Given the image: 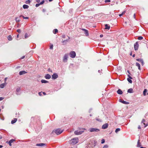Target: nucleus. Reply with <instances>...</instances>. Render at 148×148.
Segmentation results:
<instances>
[{
	"label": "nucleus",
	"mask_w": 148,
	"mask_h": 148,
	"mask_svg": "<svg viewBox=\"0 0 148 148\" xmlns=\"http://www.w3.org/2000/svg\"><path fill=\"white\" fill-rule=\"evenodd\" d=\"M85 130L84 128H79L78 130L75 131L74 133L76 135H80L84 132V130Z\"/></svg>",
	"instance_id": "nucleus-1"
},
{
	"label": "nucleus",
	"mask_w": 148,
	"mask_h": 148,
	"mask_svg": "<svg viewBox=\"0 0 148 148\" xmlns=\"http://www.w3.org/2000/svg\"><path fill=\"white\" fill-rule=\"evenodd\" d=\"M78 142V139L77 138H75L72 139L70 141V143L72 145L75 144Z\"/></svg>",
	"instance_id": "nucleus-2"
},
{
	"label": "nucleus",
	"mask_w": 148,
	"mask_h": 148,
	"mask_svg": "<svg viewBox=\"0 0 148 148\" xmlns=\"http://www.w3.org/2000/svg\"><path fill=\"white\" fill-rule=\"evenodd\" d=\"M63 132V130H61L60 129H58L56 130H53L52 132L51 133V134L54 132L57 135H58L61 134Z\"/></svg>",
	"instance_id": "nucleus-3"
},
{
	"label": "nucleus",
	"mask_w": 148,
	"mask_h": 148,
	"mask_svg": "<svg viewBox=\"0 0 148 148\" xmlns=\"http://www.w3.org/2000/svg\"><path fill=\"white\" fill-rule=\"evenodd\" d=\"M88 131L90 132H98L100 131V130L97 128H91L88 130Z\"/></svg>",
	"instance_id": "nucleus-4"
},
{
	"label": "nucleus",
	"mask_w": 148,
	"mask_h": 148,
	"mask_svg": "<svg viewBox=\"0 0 148 148\" xmlns=\"http://www.w3.org/2000/svg\"><path fill=\"white\" fill-rule=\"evenodd\" d=\"M70 57L72 58H74L76 56V53L74 51H72L70 53Z\"/></svg>",
	"instance_id": "nucleus-5"
},
{
	"label": "nucleus",
	"mask_w": 148,
	"mask_h": 148,
	"mask_svg": "<svg viewBox=\"0 0 148 148\" xmlns=\"http://www.w3.org/2000/svg\"><path fill=\"white\" fill-rule=\"evenodd\" d=\"M139 45L138 42H136L134 44V47L135 50H137L138 49Z\"/></svg>",
	"instance_id": "nucleus-6"
},
{
	"label": "nucleus",
	"mask_w": 148,
	"mask_h": 148,
	"mask_svg": "<svg viewBox=\"0 0 148 148\" xmlns=\"http://www.w3.org/2000/svg\"><path fill=\"white\" fill-rule=\"evenodd\" d=\"M119 101L123 104H128L129 103V102L125 101L121 99H119Z\"/></svg>",
	"instance_id": "nucleus-7"
},
{
	"label": "nucleus",
	"mask_w": 148,
	"mask_h": 148,
	"mask_svg": "<svg viewBox=\"0 0 148 148\" xmlns=\"http://www.w3.org/2000/svg\"><path fill=\"white\" fill-rule=\"evenodd\" d=\"M108 126V124L107 123H105L103 124L102 126V128L103 129H105L107 128Z\"/></svg>",
	"instance_id": "nucleus-8"
},
{
	"label": "nucleus",
	"mask_w": 148,
	"mask_h": 148,
	"mask_svg": "<svg viewBox=\"0 0 148 148\" xmlns=\"http://www.w3.org/2000/svg\"><path fill=\"white\" fill-rule=\"evenodd\" d=\"M68 58V55L67 54H65L64 57L63 59V61L64 62H66L67 61V60Z\"/></svg>",
	"instance_id": "nucleus-9"
},
{
	"label": "nucleus",
	"mask_w": 148,
	"mask_h": 148,
	"mask_svg": "<svg viewBox=\"0 0 148 148\" xmlns=\"http://www.w3.org/2000/svg\"><path fill=\"white\" fill-rule=\"evenodd\" d=\"M82 30L84 31L86 36H88L89 35L88 32V30L84 29H82Z\"/></svg>",
	"instance_id": "nucleus-10"
},
{
	"label": "nucleus",
	"mask_w": 148,
	"mask_h": 148,
	"mask_svg": "<svg viewBox=\"0 0 148 148\" xmlns=\"http://www.w3.org/2000/svg\"><path fill=\"white\" fill-rule=\"evenodd\" d=\"M70 39V37H68V39L65 40H64L62 41V42L63 45H64L66 44V42H68L69 39Z\"/></svg>",
	"instance_id": "nucleus-11"
},
{
	"label": "nucleus",
	"mask_w": 148,
	"mask_h": 148,
	"mask_svg": "<svg viewBox=\"0 0 148 148\" xmlns=\"http://www.w3.org/2000/svg\"><path fill=\"white\" fill-rule=\"evenodd\" d=\"M145 119H143L141 121V123H143V124L145 125L144 127H146L148 125L147 124H145Z\"/></svg>",
	"instance_id": "nucleus-12"
},
{
	"label": "nucleus",
	"mask_w": 148,
	"mask_h": 148,
	"mask_svg": "<svg viewBox=\"0 0 148 148\" xmlns=\"http://www.w3.org/2000/svg\"><path fill=\"white\" fill-rule=\"evenodd\" d=\"M46 145V144L44 143L37 144L36 145L37 146H42Z\"/></svg>",
	"instance_id": "nucleus-13"
},
{
	"label": "nucleus",
	"mask_w": 148,
	"mask_h": 148,
	"mask_svg": "<svg viewBox=\"0 0 148 148\" xmlns=\"http://www.w3.org/2000/svg\"><path fill=\"white\" fill-rule=\"evenodd\" d=\"M58 77V75H52V79H55Z\"/></svg>",
	"instance_id": "nucleus-14"
},
{
	"label": "nucleus",
	"mask_w": 148,
	"mask_h": 148,
	"mask_svg": "<svg viewBox=\"0 0 148 148\" xmlns=\"http://www.w3.org/2000/svg\"><path fill=\"white\" fill-rule=\"evenodd\" d=\"M105 29H110V26L107 24L105 25Z\"/></svg>",
	"instance_id": "nucleus-15"
},
{
	"label": "nucleus",
	"mask_w": 148,
	"mask_h": 148,
	"mask_svg": "<svg viewBox=\"0 0 148 148\" xmlns=\"http://www.w3.org/2000/svg\"><path fill=\"white\" fill-rule=\"evenodd\" d=\"M117 93L119 95H121L123 93L122 91L120 89H119L117 91Z\"/></svg>",
	"instance_id": "nucleus-16"
},
{
	"label": "nucleus",
	"mask_w": 148,
	"mask_h": 148,
	"mask_svg": "<svg viewBox=\"0 0 148 148\" xmlns=\"http://www.w3.org/2000/svg\"><path fill=\"white\" fill-rule=\"evenodd\" d=\"M127 92L130 93H133V89L132 88L129 89L127 90Z\"/></svg>",
	"instance_id": "nucleus-17"
},
{
	"label": "nucleus",
	"mask_w": 148,
	"mask_h": 148,
	"mask_svg": "<svg viewBox=\"0 0 148 148\" xmlns=\"http://www.w3.org/2000/svg\"><path fill=\"white\" fill-rule=\"evenodd\" d=\"M136 60L137 61L140 62L142 63V64H143L144 62H143V61L142 59H141V58L137 59H136Z\"/></svg>",
	"instance_id": "nucleus-18"
},
{
	"label": "nucleus",
	"mask_w": 148,
	"mask_h": 148,
	"mask_svg": "<svg viewBox=\"0 0 148 148\" xmlns=\"http://www.w3.org/2000/svg\"><path fill=\"white\" fill-rule=\"evenodd\" d=\"M45 77L46 79H49L51 78V76L50 75H46L45 76Z\"/></svg>",
	"instance_id": "nucleus-19"
},
{
	"label": "nucleus",
	"mask_w": 148,
	"mask_h": 148,
	"mask_svg": "<svg viewBox=\"0 0 148 148\" xmlns=\"http://www.w3.org/2000/svg\"><path fill=\"white\" fill-rule=\"evenodd\" d=\"M17 121V119L16 118H14V119L12 121L11 123L13 124L15 123Z\"/></svg>",
	"instance_id": "nucleus-20"
},
{
	"label": "nucleus",
	"mask_w": 148,
	"mask_h": 148,
	"mask_svg": "<svg viewBox=\"0 0 148 148\" xmlns=\"http://www.w3.org/2000/svg\"><path fill=\"white\" fill-rule=\"evenodd\" d=\"M21 90L20 88L18 87V88H17L16 89V92H17V93H16V94L17 95H18L19 94L18 93V92Z\"/></svg>",
	"instance_id": "nucleus-21"
},
{
	"label": "nucleus",
	"mask_w": 148,
	"mask_h": 148,
	"mask_svg": "<svg viewBox=\"0 0 148 148\" xmlns=\"http://www.w3.org/2000/svg\"><path fill=\"white\" fill-rule=\"evenodd\" d=\"M27 73V72L25 71H21L19 72V74H25Z\"/></svg>",
	"instance_id": "nucleus-22"
},
{
	"label": "nucleus",
	"mask_w": 148,
	"mask_h": 148,
	"mask_svg": "<svg viewBox=\"0 0 148 148\" xmlns=\"http://www.w3.org/2000/svg\"><path fill=\"white\" fill-rule=\"evenodd\" d=\"M41 82L42 83H46L48 82L44 79H42L41 80Z\"/></svg>",
	"instance_id": "nucleus-23"
},
{
	"label": "nucleus",
	"mask_w": 148,
	"mask_h": 148,
	"mask_svg": "<svg viewBox=\"0 0 148 148\" xmlns=\"http://www.w3.org/2000/svg\"><path fill=\"white\" fill-rule=\"evenodd\" d=\"M136 66H137L138 67V69H140V64L138 62H136Z\"/></svg>",
	"instance_id": "nucleus-24"
},
{
	"label": "nucleus",
	"mask_w": 148,
	"mask_h": 148,
	"mask_svg": "<svg viewBox=\"0 0 148 148\" xmlns=\"http://www.w3.org/2000/svg\"><path fill=\"white\" fill-rule=\"evenodd\" d=\"M23 8L24 9H27L29 8V6L27 5H24L23 6Z\"/></svg>",
	"instance_id": "nucleus-25"
},
{
	"label": "nucleus",
	"mask_w": 148,
	"mask_h": 148,
	"mask_svg": "<svg viewBox=\"0 0 148 148\" xmlns=\"http://www.w3.org/2000/svg\"><path fill=\"white\" fill-rule=\"evenodd\" d=\"M137 146V147H140L141 146V144L140 142V140H138Z\"/></svg>",
	"instance_id": "nucleus-26"
},
{
	"label": "nucleus",
	"mask_w": 148,
	"mask_h": 148,
	"mask_svg": "<svg viewBox=\"0 0 148 148\" xmlns=\"http://www.w3.org/2000/svg\"><path fill=\"white\" fill-rule=\"evenodd\" d=\"M7 38L10 41L12 40V37L11 36L9 35L7 37Z\"/></svg>",
	"instance_id": "nucleus-27"
},
{
	"label": "nucleus",
	"mask_w": 148,
	"mask_h": 148,
	"mask_svg": "<svg viewBox=\"0 0 148 148\" xmlns=\"http://www.w3.org/2000/svg\"><path fill=\"white\" fill-rule=\"evenodd\" d=\"M122 69V67L120 66H117V70L118 71H121Z\"/></svg>",
	"instance_id": "nucleus-28"
},
{
	"label": "nucleus",
	"mask_w": 148,
	"mask_h": 148,
	"mask_svg": "<svg viewBox=\"0 0 148 148\" xmlns=\"http://www.w3.org/2000/svg\"><path fill=\"white\" fill-rule=\"evenodd\" d=\"M5 86L4 84H2L0 85V88H3Z\"/></svg>",
	"instance_id": "nucleus-29"
},
{
	"label": "nucleus",
	"mask_w": 148,
	"mask_h": 148,
	"mask_svg": "<svg viewBox=\"0 0 148 148\" xmlns=\"http://www.w3.org/2000/svg\"><path fill=\"white\" fill-rule=\"evenodd\" d=\"M96 120L98 121H99V122H102V120L101 119H100L99 118H98V117H97L96 118Z\"/></svg>",
	"instance_id": "nucleus-30"
},
{
	"label": "nucleus",
	"mask_w": 148,
	"mask_h": 148,
	"mask_svg": "<svg viewBox=\"0 0 148 148\" xmlns=\"http://www.w3.org/2000/svg\"><path fill=\"white\" fill-rule=\"evenodd\" d=\"M20 17H22L24 19H29V17H25L23 16V15H20L19 16Z\"/></svg>",
	"instance_id": "nucleus-31"
},
{
	"label": "nucleus",
	"mask_w": 148,
	"mask_h": 148,
	"mask_svg": "<svg viewBox=\"0 0 148 148\" xmlns=\"http://www.w3.org/2000/svg\"><path fill=\"white\" fill-rule=\"evenodd\" d=\"M58 32V30L57 29H55L53 30V33L54 34H56Z\"/></svg>",
	"instance_id": "nucleus-32"
},
{
	"label": "nucleus",
	"mask_w": 148,
	"mask_h": 148,
	"mask_svg": "<svg viewBox=\"0 0 148 148\" xmlns=\"http://www.w3.org/2000/svg\"><path fill=\"white\" fill-rule=\"evenodd\" d=\"M147 92V90L146 89H144L143 92V94L144 95H146V93Z\"/></svg>",
	"instance_id": "nucleus-33"
},
{
	"label": "nucleus",
	"mask_w": 148,
	"mask_h": 148,
	"mask_svg": "<svg viewBox=\"0 0 148 148\" xmlns=\"http://www.w3.org/2000/svg\"><path fill=\"white\" fill-rule=\"evenodd\" d=\"M120 130V129L119 128H117L116 129L115 132L116 133H117V132L119 131Z\"/></svg>",
	"instance_id": "nucleus-34"
},
{
	"label": "nucleus",
	"mask_w": 148,
	"mask_h": 148,
	"mask_svg": "<svg viewBox=\"0 0 148 148\" xmlns=\"http://www.w3.org/2000/svg\"><path fill=\"white\" fill-rule=\"evenodd\" d=\"M127 80L129 83H132V80L130 79L127 78Z\"/></svg>",
	"instance_id": "nucleus-35"
},
{
	"label": "nucleus",
	"mask_w": 148,
	"mask_h": 148,
	"mask_svg": "<svg viewBox=\"0 0 148 148\" xmlns=\"http://www.w3.org/2000/svg\"><path fill=\"white\" fill-rule=\"evenodd\" d=\"M15 20L17 22H19L20 21V20L17 17L16 18Z\"/></svg>",
	"instance_id": "nucleus-36"
},
{
	"label": "nucleus",
	"mask_w": 148,
	"mask_h": 148,
	"mask_svg": "<svg viewBox=\"0 0 148 148\" xmlns=\"http://www.w3.org/2000/svg\"><path fill=\"white\" fill-rule=\"evenodd\" d=\"M30 2V1L29 0H28L27 1H26L25 3L26 4H29Z\"/></svg>",
	"instance_id": "nucleus-37"
},
{
	"label": "nucleus",
	"mask_w": 148,
	"mask_h": 148,
	"mask_svg": "<svg viewBox=\"0 0 148 148\" xmlns=\"http://www.w3.org/2000/svg\"><path fill=\"white\" fill-rule=\"evenodd\" d=\"M143 39V37L142 36H139L138 37V40H141Z\"/></svg>",
	"instance_id": "nucleus-38"
},
{
	"label": "nucleus",
	"mask_w": 148,
	"mask_h": 148,
	"mask_svg": "<svg viewBox=\"0 0 148 148\" xmlns=\"http://www.w3.org/2000/svg\"><path fill=\"white\" fill-rule=\"evenodd\" d=\"M15 140L14 139H12L11 140H10L9 142H10L11 143H12L13 142H14V141H15Z\"/></svg>",
	"instance_id": "nucleus-39"
},
{
	"label": "nucleus",
	"mask_w": 148,
	"mask_h": 148,
	"mask_svg": "<svg viewBox=\"0 0 148 148\" xmlns=\"http://www.w3.org/2000/svg\"><path fill=\"white\" fill-rule=\"evenodd\" d=\"M105 142V140L104 139H102L101 140V143L103 144Z\"/></svg>",
	"instance_id": "nucleus-40"
},
{
	"label": "nucleus",
	"mask_w": 148,
	"mask_h": 148,
	"mask_svg": "<svg viewBox=\"0 0 148 148\" xmlns=\"http://www.w3.org/2000/svg\"><path fill=\"white\" fill-rule=\"evenodd\" d=\"M28 37V35L27 33H26L25 35V38H26Z\"/></svg>",
	"instance_id": "nucleus-41"
},
{
	"label": "nucleus",
	"mask_w": 148,
	"mask_h": 148,
	"mask_svg": "<svg viewBox=\"0 0 148 148\" xmlns=\"http://www.w3.org/2000/svg\"><path fill=\"white\" fill-rule=\"evenodd\" d=\"M45 3V1L43 0L42 2H41L40 3V5H42L43 4Z\"/></svg>",
	"instance_id": "nucleus-42"
},
{
	"label": "nucleus",
	"mask_w": 148,
	"mask_h": 148,
	"mask_svg": "<svg viewBox=\"0 0 148 148\" xmlns=\"http://www.w3.org/2000/svg\"><path fill=\"white\" fill-rule=\"evenodd\" d=\"M108 147V146L107 145H105L104 147H103V148H107Z\"/></svg>",
	"instance_id": "nucleus-43"
},
{
	"label": "nucleus",
	"mask_w": 148,
	"mask_h": 148,
	"mask_svg": "<svg viewBox=\"0 0 148 148\" xmlns=\"http://www.w3.org/2000/svg\"><path fill=\"white\" fill-rule=\"evenodd\" d=\"M50 49H53V45H51L50 46Z\"/></svg>",
	"instance_id": "nucleus-44"
},
{
	"label": "nucleus",
	"mask_w": 148,
	"mask_h": 148,
	"mask_svg": "<svg viewBox=\"0 0 148 148\" xmlns=\"http://www.w3.org/2000/svg\"><path fill=\"white\" fill-rule=\"evenodd\" d=\"M128 76L129 77L128 78H129L130 79H132V78L131 76H130L129 75H128Z\"/></svg>",
	"instance_id": "nucleus-45"
},
{
	"label": "nucleus",
	"mask_w": 148,
	"mask_h": 148,
	"mask_svg": "<svg viewBox=\"0 0 148 148\" xmlns=\"http://www.w3.org/2000/svg\"><path fill=\"white\" fill-rule=\"evenodd\" d=\"M17 32L19 33H20L21 32V30L20 29H18L17 30Z\"/></svg>",
	"instance_id": "nucleus-46"
},
{
	"label": "nucleus",
	"mask_w": 148,
	"mask_h": 148,
	"mask_svg": "<svg viewBox=\"0 0 148 148\" xmlns=\"http://www.w3.org/2000/svg\"><path fill=\"white\" fill-rule=\"evenodd\" d=\"M105 2L107 3V2H110V0H106L105 1Z\"/></svg>",
	"instance_id": "nucleus-47"
},
{
	"label": "nucleus",
	"mask_w": 148,
	"mask_h": 148,
	"mask_svg": "<svg viewBox=\"0 0 148 148\" xmlns=\"http://www.w3.org/2000/svg\"><path fill=\"white\" fill-rule=\"evenodd\" d=\"M48 71L49 72H50L51 73H52V71L50 69H48Z\"/></svg>",
	"instance_id": "nucleus-48"
},
{
	"label": "nucleus",
	"mask_w": 148,
	"mask_h": 148,
	"mask_svg": "<svg viewBox=\"0 0 148 148\" xmlns=\"http://www.w3.org/2000/svg\"><path fill=\"white\" fill-rule=\"evenodd\" d=\"M40 5V3L39 4H36V7H38Z\"/></svg>",
	"instance_id": "nucleus-49"
},
{
	"label": "nucleus",
	"mask_w": 148,
	"mask_h": 148,
	"mask_svg": "<svg viewBox=\"0 0 148 148\" xmlns=\"http://www.w3.org/2000/svg\"><path fill=\"white\" fill-rule=\"evenodd\" d=\"M102 71V70L101 69V70H99L98 71V72L99 73H102L101 71Z\"/></svg>",
	"instance_id": "nucleus-50"
},
{
	"label": "nucleus",
	"mask_w": 148,
	"mask_h": 148,
	"mask_svg": "<svg viewBox=\"0 0 148 148\" xmlns=\"http://www.w3.org/2000/svg\"><path fill=\"white\" fill-rule=\"evenodd\" d=\"M4 98L3 97H0V101L2 100Z\"/></svg>",
	"instance_id": "nucleus-51"
},
{
	"label": "nucleus",
	"mask_w": 148,
	"mask_h": 148,
	"mask_svg": "<svg viewBox=\"0 0 148 148\" xmlns=\"http://www.w3.org/2000/svg\"><path fill=\"white\" fill-rule=\"evenodd\" d=\"M65 35H63L62 36V37L63 38H65Z\"/></svg>",
	"instance_id": "nucleus-52"
},
{
	"label": "nucleus",
	"mask_w": 148,
	"mask_h": 148,
	"mask_svg": "<svg viewBox=\"0 0 148 148\" xmlns=\"http://www.w3.org/2000/svg\"><path fill=\"white\" fill-rule=\"evenodd\" d=\"M38 94L39 95H40V96H41L42 95V93L41 92H39L38 93Z\"/></svg>",
	"instance_id": "nucleus-53"
},
{
	"label": "nucleus",
	"mask_w": 148,
	"mask_h": 148,
	"mask_svg": "<svg viewBox=\"0 0 148 148\" xmlns=\"http://www.w3.org/2000/svg\"><path fill=\"white\" fill-rule=\"evenodd\" d=\"M8 143L9 145L10 146H12V144H11V143L10 142H8Z\"/></svg>",
	"instance_id": "nucleus-54"
},
{
	"label": "nucleus",
	"mask_w": 148,
	"mask_h": 148,
	"mask_svg": "<svg viewBox=\"0 0 148 148\" xmlns=\"http://www.w3.org/2000/svg\"><path fill=\"white\" fill-rule=\"evenodd\" d=\"M36 1L38 3H39L40 2V0H36Z\"/></svg>",
	"instance_id": "nucleus-55"
},
{
	"label": "nucleus",
	"mask_w": 148,
	"mask_h": 148,
	"mask_svg": "<svg viewBox=\"0 0 148 148\" xmlns=\"http://www.w3.org/2000/svg\"><path fill=\"white\" fill-rule=\"evenodd\" d=\"M125 12V11H124L123 12L122 14L123 15L124 14Z\"/></svg>",
	"instance_id": "nucleus-56"
},
{
	"label": "nucleus",
	"mask_w": 148,
	"mask_h": 148,
	"mask_svg": "<svg viewBox=\"0 0 148 148\" xmlns=\"http://www.w3.org/2000/svg\"><path fill=\"white\" fill-rule=\"evenodd\" d=\"M103 35H102V34H101V35H100V38L102 37H103Z\"/></svg>",
	"instance_id": "nucleus-57"
},
{
	"label": "nucleus",
	"mask_w": 148,
	"mask_h": 148,
	"mask_svg": "<svg viewBox=\"0 0 148 148\" xmlns=\"http://www.w3.org/2000/svg\"><path fill=\"white\" fill-rule=\"evenodd\" d=\"M138 129H140L141 128L140 126V125L138 126Z\"/></svg>",
	"instance_id": "nucleus-58"
},
{
	"label": "nucleus",
	"mask_w": 148,
	"mask_h": 148,
	"mask_svg": "<svg viewBox=\"0 0 148 148\" xmlns=\"http://www.w3.org/2000/svg\"><path fill=\"white\" fill-rule=\"evenodd\" d=\"M25 57V56H23L21 58V59H23Z\"/></svg>",
	"instance_id": "nucleus-59"
},
{
	"label": "nucleus",
	"mask_w": 148,
	"mask_h": 148,
	"mask_svg": "<svg viewBox=\"0 0 148 148\" xmlns=\"http://www.w3.org/2000/svg\"><path fill=\"white\" fill-rule=\"evenodd\" d=\"M20 68V66H18L16 67V69H18Z\"/></svg>",
	"instance_id": "nucleus-60"
},
{
	"label": "nucleus",
	"mask_w": 148,
	"mask_h": 148,
	"mask_svg": "<svg viewBox=\"0 0 148 148\" xmlns=\"http://www.w3.org/2000/svg\"><path fill=\"white\" fill-rule=\"evenodd\" d=\"M7 77H6V78H5V82H6V80H7Z\"/></svg>",
	"instance_id": "nucleus-61"
},
{
	"label": "nucleus",
	"mask_w": 148,
	"mask_h": 148,
	"mask_svg": "<svg viewBox=\"0 0 148 148\" xmlns=\"http://www.w3.org/2000/svg\"><path fill=\"white\" fill-rule=\"evenodd\" d=\"M122 15H123V14H120L119 15V16H122Z\"/></svg>",
	"instance_id": "nucleus-62"
},
{
	"label": "nucleus",
	"mask_w": 148,
	"mask_h": 148,
	"mask_svg": "<svg viewBox=\"0 0 148 148\" xmlns=\"http://www.w3.org/2000/svg\"><path fill=\"white\" fill-rule=\"evenodd\" d=\"M133 17L134 18H135V14H134V16H133Z\"/></svg>",
	"instance_id": "nucleus-63"
},
{
	"label": "nucleus",
	"mask_w": 148,
	"mask_h": 148,
	"mask_svg": "<svg viewBox=\"0 0 148 148\" xmlns=\"http://www.w3.org/2000/svg\"><path fill=\"white\" fill-rule=\"evenodd\" d=\"M140 148H146V147H141Z\"/></svg>",
	"instance_id": "nucleus-64"
}]
</instances>
